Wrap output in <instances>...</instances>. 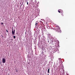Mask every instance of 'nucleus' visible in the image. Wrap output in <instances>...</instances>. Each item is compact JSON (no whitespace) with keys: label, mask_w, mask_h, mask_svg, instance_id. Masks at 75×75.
Wrapping results in <instances>:
<instances>
[{"label":"nucleus","mask_w":75,"mask_h":75,"mask_svg":"<svg viewBox=\"0 0 75 75\" xmlns=\"http://www.w3.org/2000/svg\"><path fill=\"white\" fill-rule=\"evenodd\" d=\"M55 26L56 27L55 28V30L57 32H58L59 33H61L62 32V31L60 30V28L59 27V26H57L56 25H55Z\"/></svg>","instance_id":"f257e3e1"},{"label":"nucleus","mask_w":75,"mask_h":75,"mask_svg":"<svg viewBox=\"0 0 75 75\" xmlns=\"http://www.w3.org/2000/svg\"><path fill=\"white\" fill-rule=\"evenodd\" d=\"M15 29L14 30V31L12 30V34L13 36L14 35V34H15Z\"/></svg>","instance_id":"f03ea898"},{"label":"nucleus","mask_w":75,"mask_h":75,"mask_svg":"<svg viewBox=\"0 0 75 75\" xmlns=\"http://www.w3.org/2000/svg\"><path fill=\"white\" fill-rule=\"evenodd\" d=\"M6 59H5L4 58L2 59V62L3 63H4L5 62Z\"/></svg>","instance_id":"7ed1b4c3"},{"label":"nucleus","mask_w":75,"mask_h":75,"mask_svg":"<svg viewBox=\"0 0 75 75\" xmlns=\"http://www.w3.org/2000/svg\"><path fill=\"white\" fill-rule=\"evenodd\" d=\"M61 11L62 12V13L63 12V10H62L61 9H59L58 11V12L59 13H60Z\"/></svg>","instance_id":"20e7f679"},{"label":"nucleus","mask_w":75,"mask_h":75,"mask_svg":"<svg viewBox=\"0 0 75 75\" xmlns=\"http://www.w3.org/2000/svg\"><path fill=\"white\" fill-rule=\"evenodd\" d=\"M48 73H50V69H48Z\"/></svg>","instance_id":"39448f33"},{"label":"nucleus","mask_w":75,"mask_h":75,"mask_svg":"<svg viewBox=\"0 0 75 75\" xmlns=\"http://www.w3.org/2000/svg\"><path fill=\"white\" fill-rule=\"evenodd\" d=\"M38 23H36V24H35V26H37V25H38Z\"/></svg>","instance_id":"423d86ee"},{"label":"nucleus","mask_w":75,"mask_h":75,"mask_svg":"<svg viewBox=\"0 0 75 75\" xmlns=\"http://www.w3.org/2000/svg\"><path fill=\"white\" fill-rule=\"evenodd\" d=\"M13 37L15 39L16 38V36H13Z\"/></svg>","instance_id":"0eeeda50"},{"label":"nucleus","mask_w":75,"mask_h":75,"mask_svg":"<svg viewBox=\"0 0 75 75\" xmlns=\"http://www.w3.org/2000/svg\"><path fill=\"white\" fill-rule=\"evenodd\" d=\"M27 4L28 5V2H27Z\"/></svg>","instance_id":"6e6552de"},{"label":"nucleus","mask_w":75,"mask_h":75,"mask_svg":"<svg viewBox=\"0 0 75 75\" xmlns=\"http://www.w3.org/2000/svg\"><path fill=\"white\" fill-rule=\"evenodd\" d=\"M1 25H3V23H1Z\"/></svg>","instance_id":"1a4fd4ad"},{"label":"nucleus","mask_w":75,"mask_h":75,"mask_svg":"<svg viewBox=\"0 0 75 75\" xmlns=\"http://www.w3.org/2000/svg\"><path fill=\"white\" fill-rule=\"evenodd\" d=\"M6 30V32H7V33H8V31L7 30Z\"/></svg>","instance_id":"9d476101"},{"label":"nucleus","mask_w":75,"mask_h":75,"mask_svg":"<svg viewBox=\"0 0 75 75\" xmlns=\"http://www.w3.org/2000/svg\"><path fill=\"white\" fill-rule=\"evenodd\" d=\"M12 30L14 31L13 30V28L12 29Z\"/></svg>","instance_id":"9b49d317"},{"label":"nucleus","mask_w":75,"mask_h":75,"mask_svg":"<svg viewBox=\"0 0 75 75\" xmlns=\"http://www.w3.org/2000/svg\"><path fill=\"white\" fill-rule=\"evenodd\" d=\"M38 22V21H37L36 23H37V22Z\"/></svg>","instance_id":"f8f14e48"},{"label":"nucleus","mask_w":75,"mask_h":75,"mask_svg":"<svg viewBox=\"0 0 75 75\" xmlns=\"http://www.w3.org/2000/svg\"><path fill=\"white\" fill-rule=\"evenodd\" d=\"M11 40H13V39H11Z\"/></svg>","instance_id":"ddd939ff"},{"label":"nucleus","mask_w":75,"mask_h":75,"mask_svg":"<svg viewBox=\"0 0 75 75\" xmlns=\"http://www.w3.org/2000/svg\"><path fill=\"white\" fill-rule=\"evenodd\" d=\"M49 75L48 74V75Z\"/></svg>","instance_id":"4468645a"},{"label":"nucleus","mask_w":75,"mask_h":75,"mask_svg":"<svg viewBox=\"0 0 75 75\" xmlns=\"http://www.w3.org/2000/svg\"><path fill=\"white\" fill-rule=\"evenodd\" d=\"M62 16H63V15Z\"/></svg>","instance_id":"2eb2a0df"}]
</instances>
